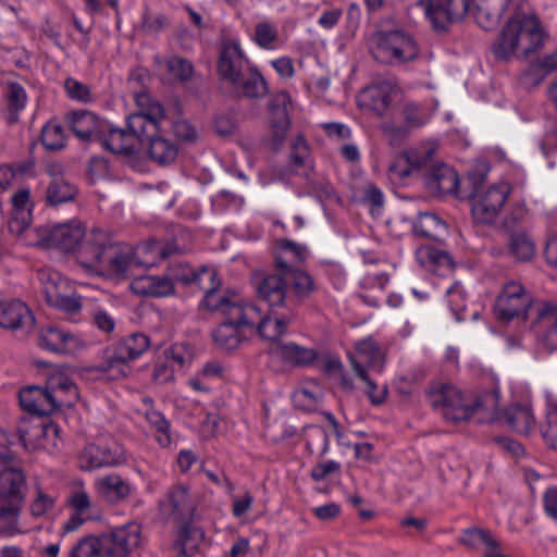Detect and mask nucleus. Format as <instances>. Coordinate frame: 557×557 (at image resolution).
<instances>
[{
	"mask_svg": "<svg viewBox=\"0 0 557 557\" xmlns=\"http://www.w3.org/2000/svg\"><path fill=\"white\" fill-rule=\"evenodd\" d=\"M180 251L177 239L166 245L151 239L134 248L112 242L102 230H94L81 249L79 262L92 273L116 280H134L141 268L156 265L160 260Z\"/></svg>",
	"mask_w": 557,
	"mask_h": 557,
	"instance_id": "nucleus-1",
	"label": "nucleus"
},
{
	"mask_svg": "<svg viewBox=\"0 0 557 557\" xmlns=\"http://www.w3.org/2000/svg\"><path fill=\"white\" fill-rule=\"evenodd\" d=\"M433 407L440 409L446 420L454 423L466 421L475 414L478 422L502 421L518 433L527 434L535 425V417L528 404L512 405L504 412L499 408V393L493 388L488 393H465L458 387L445 384L429 392Z\"/></svg>",
	"mask_w": 557,
	"mask_h": 557,
	"instance_id": "nucleus-2",
	"label": "nucleus"
},
{
	"mask_svg": "<svg viewBox=\"0 0 557 557\" xmlns=\"http://www.w3.org/2000/svg\"><path fill=\"white\" fill-rule=\"evenodd\" d=\"M435 149L434 143L426 141L405 150L389 165V180L403 186L421 181L432 190L456 193L458 174L447 164L434 161Z\"/></svg>",
	"mask_w": 557,
	"mask_h": 557,
	"instance_id": "nucleus-3",
	"label": "nucleus"
},
{
	"mask_svg": "<svg viewBox=\"0 0 557 557\" xmlns=\"http://www.w3.org/2000/svg\"><path fill=\"white\" fill-rule=\"evenodd\" d=\"M494 312L502 321L523 318L537 337L546 332L550 341L557 342V305L533 301L519 282L511 281L503 286Z\"/></svg>",
	"mask_w": 557,
	"mask_h": 557,
	"instance_id": "nucleus-4",
	"label": "nucleus"
},
{
	"mask_svg": "<svg viewBox=\"0 0 557 557\" xmlns=\"http://www.w3.org/2000/svg\"><path fill=\"white\" fill-rule=\"evenodd\" d=\"M141 110L127 117L126 128L114 127L108 122V131L100 136L98 143L115 154H134L139 145L157 129V121L163 119L164 109L159 102H152L147 94L136 96Z\"/></svg>",
	"mask_w": 557,
	"mask_h": 557,
	"instance_id": "nucleus-5",
	"label": "nucleus"
},
{
	"mask_svg": "<svg viewBox=\"0 0 557 557\" xmlns=\"http://www.w3.org/2000/svg\"><path fill=\"white\" fill-rule=\"evenodd\" d=\"M548 35L534 15H517L504 26L493 47L498 59L522 58L541 48Z\"/></svg>",
	"mask_w": 557,
	"mask_h": 557,
	"instance_id": "nucleus-6",
	"label": "nucleus"
},
{
	"mask_svg": "<svg viewBox=\"0 0 557 557\" xmlns=\"http://www.w3.org/2000/svg\"><path fill=\"white\" fill-rule=\"evenodd\" d=\"M26 494L25 472L14 466L4 467L0 471V535L14 536L24 532L20 516Z\"/></svg>",
	"mask_w": 557,
	"mask_h": 557,
	"instance_id": "nucleus-7",
	"label": "nucleus"
},
{
	"mask_svg": "<svg viewBox=\"0 0 557 557\" xmlns=\"http://www.w3.org/2000/svg\"><path fill=\"white\" fill-rule=\"evenodd\" d=\"M213 285L211 277V290ZM244 305L245 302L237 296L224 298L211 294V314L219 322L213 337L216 344L225 349L236 348L242 341L250 335L248 327L242 323V319L233 313L234 308H244Z\"/></svg>",
	"mask_w": 557,
	"mask_h": 557,
	"instance_id": "nucleus-8",
	"label": "nucleus"
},
{
	"mask_svg": "<svg viewBox=\"0 0 557 557\" xmlns=\"http://www.w3.org/2000/svg\"><path fill=\"white\" fill-rule=\"evenodd\" d=\"M370 49L375 60L386 64L405 63L419 55L416 39L400 29L375 33Z\"/></svg>",
	"mask_w": 557,
	"mask_h": 557,
	"instance_id": "nucleus-9",
	"label": "nucleus"
},
{
	"mask_svg": "<svg viewBox=\"0 0 557 557\" xmlns=\"http://www.w3.org/2000/svg\"><path fill=\"white\" fill-rule=\"evenodd\" d=\"M273 310L263 313L256 305L245 302L244 308H234L233 313L242 319L250 335L257 331L261 338L275 342L285 334L288 320Z\"/></svg>",
	"mask_w": 557,
	"mask_h": 557,
	"instance_id": "nucleus-10",
	"label": "nucleus"
},
{
	"mask_svg": "<svg viewBox=\"0 0 557 557\" xmlns=\"http://www.w3.org/2000/svg\"><path fill=\"white\" fill-rule=\"evenodd\" d=\"M163 509L168 511L175 520L183 524L178 545L181 546L182 553L187 555L194 548L197 547V542L190 540V533H195L196 536L203 537V533L194 529L187 524L190 522L195 515V506L190 502L188 491L183 485L173 487L168 495V500L163 505Z\"/></svg>",
	"mask_w": 557,
	"mask_h": 557,
	"instance_id": "nucleus-11",
	"label": "nucleus"
},
{
	"mask_svg": "<svg viewBox=\"0 0 557 557\" xmlns=\"http://www.w3.org/2000/svg\"><path fill=\"white\" fill-rule=\"evenodd\" d=\"M511 193V185L502 181L475 191L472 198V216L476 223L493 224Z\"/></svg>",
	"mask_w": 557,
	"mask_h": 557,
	"instance_id": "nucleus-12",
	"label": "nucleus"
},
{
	"mask_svg": "<svg viewBox=\"0 0 557 557\" xmlns=\"http://www.w3.org/2000/svg\"><path fill=\"white\" fill-rule=\"evenodd\" d=\"M238 39H225L220 46L216 64L218 74L224 84L240 83V77L252 66Z\"/></svg>",
	"mask_w": 557,
	"mask_h": 557,
	"instance_id": "nucleus-13",
	"label": "nucleus"
},
{
	"mask_svg": "<svg viewBox=\"0 0 557 557\" xmlns=\"http://www.w3.org/2000/svg\"><path fill=\"white\" fill-rule=\"evenodd\" d=\"M60 429L54 423H45L38 419H21L17 425L18 441L26 450L58 448Z\"/></svg>",
	"mask_w": 557,
	"mask_h": 557,
	"instance_id": "nucleus-14",
	"label": "nucleus"
},
{
	"mask_svg": "<svg viewBox=\"0 0 557 557\" xmlns=\"http://www.w3.org/2000/svg\"><path fill=\"white\" fill-rule=\"evenodd\" d=\"M125 461L124 447L114 441L88 444L78 454V467L84 471L116 467Z\"/></svg>",
	"mask_w": 557,
	"mask_h": 557,
	"instance_id": "nucleus-15",
	"label": "nucleus"
},
{
	"mask_svg": "<svg viewBox=\"0 0 557 557\" xmlns=\"http://www.w3.org/2000/svg\"><path fill=\"white\" fill-rule=\"evenodd\" d=\"M425 17L436 29H444L448 23L462 17L470 11V0H419Z\"/></svg>",
	"mask_w": 557,
	"mask_h": 557,
	"instance_id": "nucleus-16",
	"label": "nucleus"
},
{
	"mask_svg": "<svg viewBox=\"0 0 557 557\" xmlns=\"http://www.w3.org/2000/svg\"><path fill=\"white\" fill-rule=\"evenodd\" d=\"M70 517L62 523V535L77 531L84 523L101 519L100 508L85 491L72 493L67 498Z\"/></svg>",
	"mask_w": 557,
	"mask_h": 557,
	"instance_id": "nucleus-17",
	"label": "nucleus"
},
{
	"mask_svg": "<svg viewBox=\"0 0 557 557\" xmlns=\"http://www.w3.org/2000/svg\"><path fill=\"white\" fill-rule=\"evenodd\" d=\"M140 540V525L132 522L104 534L100 543L108 557H128L129 553L139 545Z\"/></svg>",
	"mask_w": 557,
	"mask_h": 557,
	"instance_id": "nucleus-18",
	"label": "nucleus"
},
{
	"mask_svg": "<svg viewBox=\"0 0 557 557\" xmlns=\"http://www.w3.org/2000/svg\"><path fill=\"white\" fill-rule=\"evenodd\" d=\"M140 540V525L132 522L104 534L100 543L108 557H128L129 553L139 545Z\"/></svg>",
	"mask_w": 557,
	"mask_h": 557,
	"instance_id": "nucleus-19",
	"label": "nucleus"
},
{
	"mask_svg": "<svg viewBox=\"0 0 557 557\" xmlns=\"http://www.w3.org/2000/svg\"><path fill=\"white\" fill-rule=\"evenodd\" d=\"M398 96L399 90L394 84L381 82L362 89L357 97V102L362 110L375 115H383L391 109Z\"/></svg>",
	"mask_w": 557,
	"mask_h": 557,
	"instance_id": "nucleus-20",
	"label": "nucleus"
},
{
	"mask_svg": "<svg viewBox=\"0 0 557 557\" xmlns=\"http://www.w3.org/2000/svg\"><path fill=\"white\" fill-rule=\"evenodd\" d=\"M38 345L48 351L74 355L84 350L87 342L75 333L49 325L40 330Z\"/></svg>",
	"mask_w": 557,
	"mask_h": 557,
	"instance_id": "nucleus-21",
	"label": "nucleus"
},
{
	"mask_svg": "<svg viewBox=\"0 0 557 557\" xmlns=\"http://www.w3.org/2000/svg\"><path fill=\"white\" fill-rule=\"evenodd\" d=\"M21 407L36 416H48L60 409L65 403L59 395L49 392L48 387L27 386L18 394Z\"/></svg>",
	"mask_w": 557,
	"mask_h": 557,
	"instance_id": "nucleus-22",
	"label": "nucleus"
},
{
	"mask_svg": "<svg viewBox=\"0 0 557 557\" xmlns=\"http://www.w3.org/2000/svg\"><path fill=\"white\" fill-rule=\"evenodd\" d=\"M65 121L73 133L85 141H99L104 132L108 131V121L87 110L70 111Z\"/></svg>",
	"mask_w": 557,
	"mask_h": 557,
	"instance_id": "nucleus-23",
	"label": "nucleus"
},
{
	"mask_svg": "<svg viewBox=\"0 0 557 557\" xmlns=\"http://www.w3.org/2000/svg\"><path fill=\"white\" fill-rule=\"evenodd\" d=\"M85 236V228L78 221H67L52 226L45 242L48 246L63 251H73Z\"/></svg>",
	"mask_w": 557,
	"mask_h": 557,
	"instance_id": "nucleus-24",
	"label": "nucleus"
},
{
	"mask_svg": "<svg viewBox=\"0 0 557 557\" xmlns=\"http://www.w3.org/2000/svg\"><path fill=\"white\" fill-rule=\"evenodd\" d=\"M270 358L273 367L285 369L308 364L315 358L314 350L294 343H276L270 348Z\"/></svg>",
	"mask_w": 557,
	"mask_h": 557,
	"instance_id": "nucleus-25",
	"label": "nucleus"
},
{
	"mask_svg": "<svg viewBox=\"0 0 557 557\" xmlns=\"http://www.w3.org/2000/svg\"><path fill=\"white\" fill-rule=\"evenodd\" d=\"M138 412L147 421L158 445L161 448H168L172 442L171 422L162 411L157 409L154 400L150 397H143Z\"/></svg>",
	"mask_w": 557,
	"mask_h": 557,
	"instance_id": "nucleus-26",
	"label": "nucleus"
},
{
	"mask_svg": "<svg viewBox=\"0 0 557 557\" xmlns=\"http://www.w3.org/2000/svg\"><path fill=\"white\" fill-rule=\"evenodd\" d=\"M350 362L359 376L367 374V369H380L383 361V352L372 337L359 341L355 349L349 354Z\"/></svg>",
	"mask_w": 557,
	"mask_h": 557,
	"instance_id": "nucleus-27",
	"label": "nucleus"
},
{
	"mask_svg": "<svg viewBox=\"0 0 557 557\" xmlns=\"http://www.w3.org/2000/svg\"><path fill=\"white\" fill-rule=\"evenodd\" d=\"M95 487L98 495L112 505L123 503L135 491L134 485L117 473H109L97 479Z\"/></svg>",
	"mask_w": 557,
	"mask_h": 557,
	"instance_id": "nucleus-28",
	"label": "nucleus"
},
{
	"mask_svg": "<svg viewBox=\"0 0 557 557\" xmlns=\"http://www.w3.org/2000/svg\"><path fill=\"white\" fill-rule=\"evenodd\" d=\"M255 284L258 296L264 300L271 309L285 304L287 285L282 271L262 275L255 280Z\"/></svg>",
	"mask_w": 557,
	"mask_h": 557,
	"instance_id": "nucleus-29",
	"label": "nucleus"
},
{
	"mask_svg": "<svg viewBox=\"0 0 557 557\" xmlns=\"http://www.w3.org/2000/svg\"><path fill=\"white\" fill-rule=\"evenodd\" d=\"M30 309L21 300L0 302V326L9 330L29 329L34 325Z\"/></svg>",
	"mask_w": 557,
	"mask_h": 557,
	"instance_id": "nucleus-30",
	"label": "nucleus"
},
{
	"mask_svg": "<svg viewBox=\"0 0 557 557\" xmlns=\"http://www.w3.org/2000/svg\"><path fill=\"white\" fill-rule=\"evenodd\" d=\"M96 369L110 380L120 381L132 372L131 363L113 344L107 346L96 366Z\"/></svg>",
	"mask_w": 557,
	"mask_h": 557,
	"instance_id": "nucleus-31",
	"label": "nucleus"
},
{
	"mask_svg": "<svg viewBox=\"0 0 557 557\" xmlns=\"http://www.w3.org/2000/svg\"><path fill=\"white\" fill-rule=\"evenodd\" d=\"M416 257L425 271L440 276L448 275L454 269V262L449 255L429 246L418 248Z\"/></svg>",
	"mask_w": 557,
	"mask_h": 557,
	"instance_id": "nucleus-32",
	"label": "nucleus"
},
{
	"mask_svg": "<svg viewBox=\"0 0 557 557\" xmlns=\"http://www.w3.org/2000/svg\"><path fill=\"white\" fill-rule=\"evenodd\" d=\"M131 287L138 295L164 297L173 293L174 284L165 275H143L139 274L132 281Z\"/></svg>",
	"mask_w": 557,
	"mask_h": 557,
	"instance_id": "nucleus-33",
	"label": "nucleus"
},
{
	"mask_svg": "<svg viewBox=\"0 0 557 557\" xmlns=\"http://www.w3.org/2000/svg\"><path fill=\"white\" fill-rule=\"evenodd\" d=\"M12 216L10 227L16 232H22L32 223V213L34 205L30 200L28 188L17 189L11 197Z\"/></svg>",
	"mask_w": 557,
	"mask_h": 557,
	"instance_id": "nucleus-34",
	"label": "nucleus"
},
{
	"mask_svg": "<svg viewBox=\"0 0 557 557\" xmlns=\"http://www.w3.org/2000/svg\"><path fill=\"white\" fill-rule=\"evenodd\" d=\"M544 420L540 425L542 437L545 444L557 449V395L544 391Z\"/></svg>",
	"mask_w": 557,
	"mask_h": 557,
	"instance_id": "nucleus-35",
	"label": "nucleus"
},
{
	"mask_svg": "<svg viewBox=\"0 0 557 557\" xmlns=\"http://www.w3.org/2000/svg\"><path fill=\"white\" fill-rule=\"evenodd\" d=\"M160 120L157 121V124ZM158 128L152 132L149 136H145V140H148L147 152L150 159L159 165H168L174 162L177 157V146L174 141L162 137L156 136Z\"/></svg>",
	"mask_w": 557,
	"mask_h": 557,
	"instance_id": "nucleus-36",
	"label": "nucleus"
},
{
	"mask_svg": "<svg viewBox=\"0 0 557 557\" xmlns=\"http://www.w3.org/2000/svg\"><path fill=\"white\" fill-rule=\"evenodd\" d=\"M292 106L290 97L287 92L281 91L275 95L271 103V127L273 135L277 140H283L289 128L288 109Z\"/></svg>",
	"mask_w": 557,
	"mask_h": 557,
	"instance_id": "nucleus-37",
	"label": "nucleus"
},
{
	"mask_svg": "<svg viewBox=\"0 0 557 557\" xmlns=\"http://www.w3.org/2000/svg\"><path fill=\"white\" fill-rule=\"evenodd\" d=\"M510 0H476L474 20L484 29L494 27L508 8Z\"/></svg>",
	"mask_w": 557,
	"mask_h": 557,
	"instance_id": "nucleus-38",
	"label": "nucleus"
},
{
	"mask_svg": "<svg viewBox=\"0 0 557 557\" xmlns=\"http://www.w3.org/2000/svg\"><path fill=\"white\" fill-rule=\"evenodd\" d=\"M231 87L234 92H242L248 98H260L268 92L267 81L255 64L240 77V83Z\"/></svg>",
	"mask_w": 557,
	"mask_h": 557,
	"instance_id": "nucleus-39",
	"label": "nucleus"
},
{
	"mask_svg": "<svg viewBox=\"0 0 557 557\" xmlns=\"http://www.w3.org/2000/svg\"><path fill=\"white\" fill-rule=\"evenodd\" d=\"M405 222L416 234L432 239H442L447 234L446 223L433 213L424 212L414 222L407 220Z\"/></svg>",
	"mask_w": 557,
	"mask_h": 557,
	"instance_id": "nucleus-40",
	"label": "nucleus"
},
{
	"mask_svg": "<svg viewBox=\"0 0 557 557\" xmlns=\"http://www.w3.org/2000/svg\"><path fill=\"white\" fill-rule=\"evenodd\" d=\"M115 348L131 363L140 358L150 347V338L140 332H135L113 343Z\"/></svg>",
	"mask_w": 557,
	"mask_h": 557,
	"instance_id": "nucleus-41",
	"label": "nucleus"
},
{
	"mask_svg": "<svg viewBox=\"0 0 557 557\" xmlns=\"http://www.w3.org/2000/svg\"><path fill=\"white\" fill-rule=\"evenodd\" d=\"M251 40L261 49L277 50L282 46L278 27L269 20H262L256 23Z\"/></svg>",
	"mask_w": 557,
	"mask_h": 557,
	"instance_id": "nucleus-42",
	"label": "nucleus"
},
{
	"mask_svg": "<svg viewBox=\"0 0 557 557\" xmlns=\"http://www.w3.org/2000/svg\"><path fill=\"white\" fill-rule=\"evenodd\" d=\"M77 189L64 177H52L46 189V202L51 207H57L74 199Z\"/></svg>",
	"mask_w": 557,
	"mask_h": 557,
	"instance_id": "nucleus-43",
	"label": "nucleus"
},
{
	"mask_svg": "<svg viewBox=\"0 0 557 557\" xmlns=\"http://www.w3.org/2000/svg\"><path fill=\"white\" fill-rule=\"evenodd\" d=\"M276 267L284 274L285 281H289L294 292L298 296L308 295L314 287L312 277L305 271L292 269L285 261L276 258Z\"/></svg>",
	"mask_w": 557,
	"mask_h": 557,
	"instance_id": "nucleus-44",
	"label": "nucleus"
},
{
	"mask_svg": "<svg viewBox=\"0 0 557 557\" xmlns=\"http://www.w3.org/2000/svg\"><path fill=\"white\" fill-rule=\"evenodd\" d=\"M322 396L321 386L315 382H309L293 393L292 400L296 408L313 411L319 407Z\"/></svg>",
	"mask_w": 557,
	"mask_h": 557,
	"instance_id": "nucleus-45",
	"label": "nucleus"
},
{
	"mask_svg": "<svg viewBox=\"0 0 557 557\" xmlns=\"http://www.w3.org/2000/svg\"><path fill=\"white\" fill-rule=\"evenodd\" d=\"M49 392L65 400L63 405L72 404L78 396L75 383L62 373L51 374L47 381Z\"/></svg>",
	"mask_w": 557,
	"mask_h": 557,
	"instance_id": "nucleus-46",
	"label": "nucleus"
},
{
	"mask_svg": "<svg viewBox=\"0 0 557 557\" xmlns=\"http://www.w3.org/2000/svg\"><path fill=\"white\" fill-rule=\"evenodd\" d=\"M37 277L41 284V293L45 296V299H48L58 292L66 289L65 280L62 277L60 272L53 269H40L37 272Z\"/></svg>",
	"mask_w": 557,
	"mask_h": 557,
	"instance_id": "nucleus-47",
	"label": "nucleus"
},
{
	"mask_svg": "<svg viewBox=\"0 0 557 557\" xmlns=\"http://www.w3.org/2000/svg\"><path fill=\"white\" fill-rule=\"evenodd\" d=\"M207 272V267L202 265L198 271L191 269L188 264L183 262H174L169 264L168 267V276L172 280V282H177L182 284H193L197 283L200 280L202 273Z\"/></svg>",
	"mask_w": 557,
	"mask_h": 557,
	"instance_id": "nucleus-48",
	"label": "nucleus"
},
{
	"mask_svg": "<svg viewBox=\"0 0 557 557\" xmlns=\"http://www.w3.org/2000/svg\"><path fill=\"white\" fill-rule=\"evenodd\" d=\"M41 143L50 151L63 149L66 144L63 127L57 123L48 122L41 129Z\"/></svg>",
	"mask_w": 557,
	"mask_h": 557,
	"instance_id": "nucleus-49",
	"label": "nucleus"
},
{
	"mask_svg": "<svg viewBox=\"0 0 557 557\" xmlns=\"http://www.w3.org/2000/svg\"><path fill=\"white\" fill-rule=\"evenodd\" d=\"M509 250L517 259L527 261L534 256L535 245L527 233L518 232L510 238Z\"/></svg>",
	"mask_w": 557,
	"mask_h": 557,
	"instance_id": "nucleus-50",
	"label": "nucleus"
},
{
	"mask_svg": "<svg viewBox=\"0 0 557 557\" xmlns=\"http://www.w3.org/2000/svg\"><path fill=\"white\" fill-rule=\"evenodd\" d=\"M102 545L96 536L81 539L69 552L67 557H102Z\"/></svg>",
	"mask_w": 557,
	"mask_h": 557,
	"instance_id": "nucleus-51",
	"label": "nucleus"
},
{
	"mask_svg": "<svg viewBox=\"0 0 557 557\" xmlns=\"http://www.w3.org/2000/svg\"><path fill=\"white\" fill-rule=\"evenodd\" d=\"M447 305L457 322H462L466 317L461 315V311L466 308L465 290L459 282H455L446 290Z\"/></svg>",
	"mask_w": 557,
	"mask_h": 557,
	"instance_id": "nucleus-52",
	"label": "nucleus"
},
{
	"mask_svg": "<svg viewBox=\"0 0 557 557\" xmlns=\"http://www.w3.org/2000/svg\"><path fill=\"white\" fill-rule=\"evenodd\" d=\"M5 99L10 112L17 113L23 110L27 102V95L24 87L15 82H10L7 85Z\"/></svg>",
	"mask_w": 557,
	"mask_h": 557,
	"instance_id": "nucleus-53",
	"label": "nucleus"
},
{
	"mask_svg": "<svg viewBox=\"0 0 557 557\" xmlns=\"http://www.w3.org/2000/svg\"><path fill=\"white\" fill-rule=\"evenodd\" d=\"M163 357L174 364L177 370H182L190 363L193 355L187 344L176 343L164 351Z\"/></svg>",
	"mask_w": 557,
	"mask_h": 557,
	"instance_id": "nucleus-54",
	"label": "nucleus"
},
{
	"mask_svg": "<svg viewBox=\"0 0 557 557\" xmlns=\"http://www.w3.org/2000/svg\"><path fill=\"white\" fill-rule=\"evenodd\" d=\"M64 89L70 99L83 103H89L94 100L92 92L88 85L70 77L64 82Z\"/></svg>",
	"mask_w": 557,
	"mask_h": 557,
	"instance_id": "nucleus-55",
	"label": "nucleus"
},
{
	"mask_svg": "<svg viewBox=\"0 0 557 557\" xmlns=\"http://www.w3.org/2000/svg\"><path fill=\"white\" fill-rule=\"evenodd\" d=\"M46 301L49 306L70 313L77 312L82 307L78 298L65 295L64 290L55 293L53 296L46 299Z\"/></svg>",
	"mask_w": 557,
	"mask_h": 557,
	"instance_id": "nucleus-56",
	"label": "nucleus"
},
{
	"mask_svg": "<svg viewBox=\"0 0 557 557\" xmlns=\"http://www.w3.org/2000/svg\"><path fill=\"white\" fill-rule=\"evenodd\" d=\"M176 371V367L169 360H166L164 357L159 358L156 361L153 369V381L158 384H166L174 380Z\"/></svg>",
	"mask_w": 557,
	"mask_h": 557,
	"instance_id": "nucleus-57",
	"label": "nucleus"
},
{
	"mask_svg": "<svg viewBox=\"0 0 557 557\" xmlns=\"http://www.w3.org/2000/svg\"><path fill=\"white\" fill-rule=\"evenodd\" d=\"M389 283V276L385 272H369L360 281V286L369 290H384Z\"/></svg>",
	"mask_w": 557,
	"mask_h": 557,
	"instance_id": "nucleus-58",
	"label": "nucleus"
},
{
	"mask_svg": "<svg viewBox=\"0 0 557 557\" xmlns=\"http://www.w3.org/2000/svg\"><path fill=\"white\" fill-rule=\"evenodd\" d=\"M166 66L169 72L181 81L188 79L193 73L191 63L182 58H170L166 62Z\"/></svg>",
	"mask_w": 557,
	"mask_h": 557,
	"instance_id": "nucleus-59",
	"label": "nucleus"
},
{
	"mask_svg": "<svg viewBox=\"0 0 557 557\" xmlns=\"http://www.w3.org/2000/svg\"><path fill=\"white\" fill-rule=\"evenodd\" d=\"M166 25L168 20L163 14H152L146 12L143 15L141 27L146 34H157L164 29Z\"/></svg>",
	"mask_w": 557,
	"mask_h": 557,
	"instance_id": "nucleus-60",
	"label": "nucleus"
},
{
	"mask_svg": "<svg viewBox=\"0 0 557 557\" xmlns=\"http://www.w3.org/2000/svg\"><path fill=\"white\" fill-rule=\"evenodd\" d=\"M367 385L366 393L373 405L382 404L387 395V388L384 384L379 385L371 380L368 374L359 376Z\"/></svg>",
	"mask_w": 557,
	"mask_h": 557,
	"instance_id": "nucleus-61",
	"label": "nucleus"
},
{
	"mask_svg": "<svg viewBox=\"0 0 557 557\" xmlns=\"http://www.w3.org/2000/svg\"><path fill=\"white\" fill-rule=\"evenodd\" d=\"M490 536L491 534L484 530L469 529L462 533L460 542L469 547H480L483 546L486 541H488Z\"/></svg>",
	"mask_w": 557,
	"mask_h": 557,
	"instance_id": "nucleus-62",
	"label": "nucleus"
},
{
	"mask_svg": "<svg viewBox=\"0 0 557 557\" xmlns=\"http://www.w3.org/2000/svg\"><path fill=\"white\" fill-rule=\"evenodd\" d=\"M237 128V122L233 114H222L215 117L214 131L221 137L231 136Z\"/></svg>",
	"mask_w": 557,
	"mask_h": 557,
	"instance_id": "nucleus-63",
	"label": "nucleus"
},
{
	"mask_svg": "<svg viewBox=\"0 0 557 557\" xmlns=\"http://www.w3.org/2000/svg\"><path fill=\"white\" fill-rule=\"evenodd\" d=\"M54 506V499L41 492L30 504V512L34 517H42L49 512Z\"/></svg>",
	"mask_w": 557,
	"mask_h": 557,
	"instance_id": "nucleus-64",
	"label": "nucleus"
}]
</instances>
